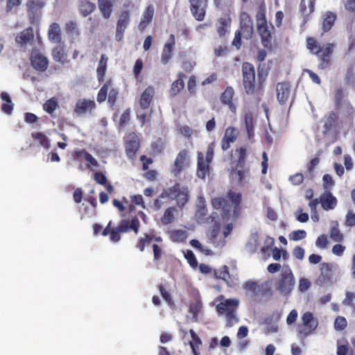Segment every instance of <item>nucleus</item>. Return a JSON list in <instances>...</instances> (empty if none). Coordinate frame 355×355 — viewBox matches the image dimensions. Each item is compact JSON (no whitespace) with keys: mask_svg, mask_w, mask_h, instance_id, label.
Here are the masks:
<instances>
[{"mask_svg":"<svg viewBox=\"0 0 355 355\" xmlns=\"http://www.w3.org/2000/svg\"><path fill=\"white\" fill-rule=\"evenodd\" d=\"M241 201V194L230 191L225 198H214L211 205L215 210L219 211L222 218L235 219L239 214V207Z\"/></svg>","mask_w":355,"mask_h":355,"instance_id":"1","label":"nucleus"},{"mask_svg":"<svg viewBox=\"0 0 355 355\" xmlns=\"http://www.w3.org/2000/svg\"><path fill=\"white\" fill-rule=\"evenodd\" d=\"M218 214L213 213L211 216H207V208L206 207V201L203 196H198V201L196 203V218L198 223H214L216 226V228H214L211 234L210 242L215 245L216 246L223 245L224 241H220V242L216 243L215 239L217 236V234L219 231L218 227V216H215Z\"/></svg>","mask_w":355,"mask_h":355,"instance_id":"2","label":"nucleus"},{"mask_svg":"<svg viewBox=\"0 0 355 355\" xmlns=\"http://www.w3.org/2000/svg\"><path fill=\"white\" fill-rule=\"evenodd\" d=\"M295 285L294 274L288 265L282 266V268L277 275L275 286L278 293L283 297H288Z\"/></svg>","mask_w":355,"mask_h":355,"instance_id":"3","label":"nucleus"},{"mask_svg":"<svg viewBox=\"0 0 355 355\" xmlns=\"http://www.w3.org/2000/svg\"><path fill=\"white\" fill-rule=\"evenodd\" d=\"M220 302L217 304V311L220 315H225L227 324L230 327L233 326L239 322L236 311L239 305V300L237 299H225L220 295L218 297Z\"/></svg>","mask_w":355,"mask_h":355,"instance_id":"4","label":"nucleus"},{"mask_svg":"<svg viewBox=\"0 0 355 355\" xmlns=\"http://www.w3.org/2000/svg\"><path fill=\"white\" fill-rule=\"evenodd\" d=\"M307 47L310 51L317 55L320 58L318 68L324 69L330 64L331 55L334 50V44L328 43L324 46H320L313 38H308Z\"/></svg>","mask_w":355,"mask_h":355,"instance_id":"5","label":"nucleus"},{"mask_svg":"<svg viewBox=\"0 0 355 355\" xmlns=\"http://www.w3.org/2000/svg\"><path fill=\"white\" fill-rule=\"evenodd\" d=\"M165 194L168 198L175 200L180 208L183 207L190 198L189 189L180 184H176L171 187L168 191H165Z\"/></svg>","mask_w":355,"mask_h":355,"instance_id":"6","label":"nucleus"},{"mask_svg":"<svg viewBox=\"0 0 355 355\" xmlns=\"http://www.w3.org/2000/svg\"><path fill=\"white\" fill-rule=\"evenodd\" d=\"M302 324L297 327L298 334L302 337H306L313 332L318 326V320L311 312L304 313L301 317Z\"/></svg>","mask_w":355,"mask_h":355,"instance_id":"7","label":"nucleus"},{"mask_svg":"<svg viewBox=\"0 0 355 355\" xmlns=\"http://www.w3.org/2000/svg\"><path fill=\"white\" fill-rule=\"evenodd\" d=\"M154 94L155 90L153 87H148L141 95L139 100L140 110L137 112V118L141 122V125H144L146 122V110L148 108Z\"/></svg>","mask_w":355,"mask_h":355,"instance_id":"8","label":"nucleus"},{"mask_svg":"<svg viewBox=\"0 0 355 355\" xmlns=\"http://www.w3.org/2000/svg\"><path fill=\"white\" fill-rule=\"evenodd\" d=\"M243 86L248 94H252L255 91V70L249 62H245L242 66Z\"/></svg>","mask_w":355,"mask_h":355,"instance_id":"9","label":"nucleus"},{"mask_svg":"<svg viewBox=\"0 0 355 355\" xmlns=\"http://www.w3.org/2000/svg\"><path fill=\"white\" fill-rule=\"evenodd\" d=\"M118 95V90L114 88L113 85L111 82L104 85L97 95V101L98 103L104 102L107 97L108 102L111 105H114Z\"/></svg>","mask_w":355,"mask_h":355,"instance_id":"10","label":"nucleus"},{"mask_svg":"<svg viewBox=\"0 0 355 355\" xmlns=\"http://www.w3.org/2000/svg\"><path fill=\"white\" fill-rule=\"evenodd\" d=\"M240 24L243 37L247 40L250 39L253 33V23L246 12L241 13Z\"/></svg>","mask_w":355,"mask_h":355,"instance_id":"11","label":"nucleus"},{"mask_svg":"<svg viewBox=\"0 0 355 355\" xmlns=\"http://www.w3.org/2000/svg\"><path fill=\"white\" fill-rule=\"evenodd\" d=\"M31 61L33 67L38 71H44L48 67L47 58L38 51H33L31 54Z\"/></svg>","mask_w":355,"mask_h":355,"instance_id":"12","label":"nucleus"},{"mask_svg":"<svg viewBox=\"0 0 355 355\" xmlns=\"http://www.w3.org/2000/svg\"><path fill=\"white\" fill-rule=\"evenodd\" d=\"M239 130L234 127H228L225 132V135L221 141V148L225 151L230 148L231 144L234 143L238 136Z\"/></svg>","mask_w":355,"mask_h":355,"instance_id":"13","label":"nucleus"},{"mask_svg":"<svg viewBox=\"0 0 355 355\" xmlns=\"http://www.w3.org/2000/svg\"><path fill=\"white\" fill-rule=\"evenodd\" d=\"M139 148V141L137 135L134 133H130L125 137V151L128 157H132Z\"/></svg>","mask_w":355,"mask_h":355,"instance_id":"14","label":"nucleus"},{"mask_svg":"<svg viewBox=\"0 0 355 355\" xmlns=\"http://www.w3.org/2000/svg\"><path fill=\"white\" fill-rule=\"evenodd\" d=\"M207 0H190L191 10L195 18L202 21L205 15Z\"/></svg>","mask_w":355,"mask_h":355,"instance_id":"15","label":"nucleus"},{"mask_svg":"<svg viewBox=\"0 0 355 355\" xmlns=\"http://www.w3.org/2000/svg\"><path fill=\"white\" fill-rule=\"evenodd\" d=\"M175 44V38L174 35L171 34L166 42L165 43L161 56V62L162 64H167L171 58L173 46Z\"/></svg>","mask_w":355,"mask_h":355,"instance_id":"16","label":"nucleus"},{"mask_svg":"<svg viewBox=\"0 0 355 355\" xmlns=\"http://www.w3.org/2000/svg\"><path fill=\"white\" fill-rule=\"evenodd\" d=\"M322 207L326 210H332L337 204V199L329 191H325L320 197Z\"/></svg>","mask_w":355,"mask_h":355,"instance_id":"17","label":"nucleus"},{"mask_svg":"<svg viewBox=\"0 0 355 355\" xmlns=\"http://www.w3.org/2000/svg\"><path fill=\"white\" fill-rule=\"evenodd\" d=\"M187 153L184 150L180 151L175 161L172 166V173L177 175H178L181 171L185 169V168L187 166Z\"/></svg>","mask_w":355,"mask_h":355,"instance_id":"18","label":"nucleus"},{"mask_svg":"<svg viewBox=\"0 0 355 355\" xmlns=\"http://www.w3.org/2000/svg\"><path fill=\"white\" fill-rule=\"evenodd\" d=\"M277 98L281 104H284L290 96V87L288 83H279L276 87Z\"/></svg>","mask_w":355,"mask_h":355,"instance_id":"19","label":"nucleus"},{"mask_svg":"<svg viewBox=\"0 0 355 355\" xmlns=\"http://www.w3.org/2000/svg\"><path fill=\"white\" fill-rule=\"evenodd\" d=\"M257 27L263 45L267 46L272 38L271 30L273 27L271 24L268 25L267 23L257 25Z\"/></svg>","mask_w":355,"mask_h":355,"instance_id":"20","label":"nucleus"},{"mask_svg":"<svg viewBox=\"0 0 355 355\" xmlns=\"http://www.w3.org/2000/svg\"><path fill=\"white\" fill-rule=\"evenodd\" d=\"M211 162L204 159V155L201 152L198 153V168L197 175L200 178H205L209 173V164Z\"/></svg>","mask_w":355,"mask_h":355,"instance_id":"21","label":"nucleus"},{"mask_svg":"<svg viewBox=\"0 0 355 355\" xmlns=\"http://www.w3.org/2000/svg\"><path fill=\"white\" fill-rule=\"evenodd\" d=\"M281 318V313L279 312H275L272 314L271 317H268L266 318L264 323L266 325V328L265 329V334H268L270 333H275L277 331L278 324L277 321Z\"/></svg>","mask_w":355,"mask_h":355,"instance_id":"22","label":"nucleus"},{"mask_svg":"<svg viewBox=\"0 0 355 355\" xmlns=\"http://www.w3.org/2000/svg\"><path fill=\"white\" fill-rule=\"evenodd\" d=\"M234 90L232 87H227L221 94V101L223 104L228 105L232 112H235L236 107L232 102Z\"/></svg>","mask_w":355,"mask_h":355,"instance_id":"23","label":"nucleus"},{"mask_svg":"<svg viewBox=\"0 0 355 355\" xmlns=\"http://www.w3.org/2000/svg\"><path fill=\"white\" fill-rule=\"evenodd\" d=\"M337 120V114L333 111L329 112L325 114L322 119L323 128L324 129L323 130L324 135H327L331 128L335 126Z\"/></svg>","mask_w":355,"mask_h":355,"instance_id":"24","label":"nucleus"},{"mask_svg":"<svg viewBox=\"0 0 355 355\" xmlns=\"http://www.w3.org/2000/svg\"><path fill=\"white\" fill-rule=\"evenodd\" d=\"M95 107V103L93 101L80 99L76 103L74 112L79 114H86L87 112H91Z\"/></svg>","mask_w":355,"mask_h":355,"instance_id":"25","label":"nucleus"},{"mask_svg":"<svg viewBox=\"0 0 355 355\" xmlns=\"http://www.w3.org/2000/svg\"><path fill=\"white\" fill-rule=\"evenodd\" d=\"M33 39V31L32 28H28L18 34L16 37V42L21 46L30 44Z\"/></svg>","mask_w":355,"mask_h":355,"instance_id":"26","label":"nucleus"},{"mask_svg":"<svg viewBox=\"0 0 355 355\" xmlns=\"http://www.w3.org/2000/svg\"><path fill=\"white\" fill-rule=\"evenodd\" d=\"M53 49L52 55L55 61L64 64L68 62V56L64 49V46L61 43Z\"/></svg>","mask_w":355,"mask_h":355,"instance_id":"27","label":"nucleus"},{"mask_svg":"<svg viewBox=\"0 0 355 355\" xmlns=\"http://www.w3.org/2000/svg\"><path fill=\"white\" fill-rule=\"evenodd\" d=\"M48 36L50 41L56 44L61 43V30L58 24L53 23L50 25L48 31Z\"/></svg>","mask_w":355,"mask_h":355,"instance_id":"28","label":"nucleus"},{"mask_svg":"<svg viewBox=\"0 0 355 355\" xmlns=\"http://www.w3.org/2000/svg\"><path fill=\"white\" fill-rule=\"evenodd\" d=\"M154 15V7L153 5H149L144 12H143L140 23L139 24V29L143 31L148 24L151 21Z\"/></svg>","mask_w":355,"mask_h":355,"instance_id":"29","label":"nucleus"},{"mask_svg":"<svg viewBox=\"0 0 355 355\" xmlns=\"http://www.w3.org/2000/svg\"><path fill=\"white\" fill-rule=\"evenodd\" d=\"M322 29L324 32L329 31L334 24L336 15L331 11L325 12L322 16Z\"/></svg>","mask_w":355,"mask_h":355,"instance_id":"30","label":"nucleus"},{"mask_svg":"<svg viewBox=\"0 0 355 355\" xmlns=\"http://www.w3.org/2000/svg\"><path fill=\"white\" fill-rule=\"evenodd\" d=\"M315 0H302L300 6V12L304 17V21L306 18L309 16L314 11Z\"/></svg>","mask_w":355,"mask_h":355,"instance_id":"31","label":"nucleus"},{"mask_svg":"<svg viewBox=\"0 0 355 355\" xmlns=\"http://www.w3.org/2000/svg\"><path fill=\"white\" fill-rule=\"evenodd\" d=\"M98 7L103 17L109 19L112 12V0H98Z\"/></svg>","mask_w":355,"mask_h":355,"instance_id":"32","label":"nucleus"},{"mask_svg":"<svg viewBox=\"0 0 355 355\" xmlns=\"http://www.w3.org/2000/svg\"><path fill=\"white\" fill-rule=\"evenodd\" d=\"M340 111L342 114H343L348 121H352L354 120L355 117V108L349 102L345 101L340 106Z\"/></svg>","mask_w":355,"mask_h":355,"instance_id":"33","label":"nucleus"},{"mask_svg":"<svg viewBox=\"0 0 355 355\" xmlns=\"http://www.w3.org/2000/svg\"><path fill=\"white\" fill-rule=\"evenodd\" d=\"M338 225L337 221H332L331 223L329 237L335 242H341L344 240L343 234L339 230Z\"/></svg>","mask_w":355,"mask_h":355,"instance_id":"34","label":"nucleus"},{"mask_svg":"<svg viewBox=\"0 0 355 355\" xmlns=\"http://www.w3.org/2000/svg\"><path fill=\"white\" fill-rule=\"evenodd\" d=\"M130 14L128 11H122L119 15V19L117 21L116 28L121 32H125L130 22Z\"/></svg>","mask_w":355,"mask_h":355,"instance_id":"35","label":"nucleus"},{"mask_svg":"<svg viewBox=\"0 0 355 355\" xmlns=\"http://www.w3.org/2000/svg\"><path fill=\"white\" fill-rule=\"evenodd\" d=\"M1 98L4 102L1 105L2 111L7 114H11L14 104L11 101L10 95L7 92H2L1 94Z\"/></svg>","mask_w":355,"mask_h":355,"instance_id":"36","label":"nucleus"},{"mask_svg":"<svg viewBox=\"0 0 355 355\" xmlns=\"http://www.w3.org/2000/svg\"><path fill=\"white\" fill-rule=\"evenodd\" d=\"M95 4L89 2L87 0H82L79 5L80 12L84 17H87L91 14L95 10Z\"/></svg>","mask_w":355,"mask_h":355,"instance_id":"37","label":"nucleus"},{"mask_svg":"<svg viewBox=\"0 0 355 355\" xmlns=\"http://www.w3.org/2000/svg\"><path fill=\"white\" fill-rule=\"evenodd\" d=\"M202 309V303L199 298L196 300L195 302H192L189 306V313L192 314V321L196 322L198 320V315Z\"/></svg>","mask_w":355,"mask_h":355,"instance_id":"38","label":"nucleus"},{"mask_svg":"<svg viewBox=\"0 0 355 355\" xmlns=\"http://www.w3.org/2000/svg\"><path fill=\"white\" fill-rule=\"evenodd\" d=\"M259 245V236L257 233H252L250 235L249 241L245 245V249L250 253H254L257 250Z\"/></svg>","mask_w":355,"mask_h":355,"instance_id":"39","label":"nucleus"},{"mask_svg":"<svg viewBox=\"0 0 355 355\" xmlns=\"http://www.w3.org/2000/svg\"><path fill=\"white\" fill-rule=\"evenodd\" d=\"M332 265L328 263L320 264V277L322 281L329 280L331 277Z\"/></svg>","mask_w":355,"mask_h":355,"instance_id":"40","label":"nucleus"},{"mask_svg":"<svg viewBox=\"0 0 355 355\" xmlns=\"http://www.w3.org/2000/svg\"><path fill=\"white\" fill-rule=\"evenodd\" d=\"M170 237L174 242H183L188 237V233L186 230H176L170 232Z\"/></svg>","mask_w":355,"mask_h":355,"instance_id":"41","label":"nucleus"},{"mask_svg":"<svg viewBox=\"0 0 355 355\" xmlns=\"http://www.w3.org/2000/svg\"><path fill=\"white\" fill-rule=\"evenodd\" d=\"M177 210L175 207H169L168 208L162 217L161 218V221L164 225H167L172 223L175 218V214Z\"/></svg>","mask_w":355,"mask_h":355,"instance_id":"42","label":"nucleus"},{"mask_svg":"<svg viewBox=\"0 0 355 355\" xmlns=\"http://www.w3.org/2000/svg\"><path fill=\"white\" fill-rule=\"evenodd\" d=\"M179 76L180 78L174 81L171 85L170 94L172 96H176L184 87V82L182 78L183 75L180 73Z\"/></svg>","mask_w":355,"mask_h":355,"instance_id":"43","label":"nucleus"},{"mask_svg":"<svg viewBox=\"0 0 355 355\" xmlns=\"http://www.w3.org/2000/svg\"><path fill=\"white\" fill-rule=\"evenodd\" d=\"M32 137L34 140L37 141L40 146L46 149H49L50 147L49 140L47 137L42 132H33L32 133Z\"/></svg>","mask_w":355,"mask_h":355,"instance_id":"44","label":"nucleus"},{"mask_svg":"<svg viewBox=\"0 0 355 355\" xmlns=\"http://www.w3.org/2000/svg\"><path fill=\"white\" fill-rule=\"evenodd\" d=\"M247 174V171L243 169H235L230 172V175L232 180H236L239 183H243Z\"/></svg>","mask_w":355,"mask_h":355,"instance_id":"45","label":"nucleus"},{"mask_svg":"<svg viewBox=\"0 0 355 355\" xmlns=\"http://www.w3.org/2000/svg\"><path fill=\"white\" fill-rule=\"evenodd\" d=\"M257 26L259 24H263L267 23L266 17V8L264 6L261 5L258 8V10L256 15Z\"/></svg>","mask_w":355,"mask_h":355,"instance_id":"46","label":"nucleus"},{"mask_svg":"<svg viewBox=\"0 0 355 355\" xmlns=\"http://www.w3.org/2000/svg\"><path fill=\"white\" fill-rule=\"evenodd\" d=\"M58 103L55 98L48 100L43 105L44 110L49 114H52L58 107Z\"/></svg>","mask_w":355,"mask_h":355,"instance_id":"47","label":"nucleus"},{"mask_svg":"<svg viewBox=\"0 0 355 355\" xmlns=\"http://www.w3.org/2000/svg\"><path fill=\"white\" fill-rule=\"evenodd\" d=\"M229 23L226 19L221 18L217 24V31L220 37L225 35Z\"/></svg>","mask_w":355,"mask_h":355,"instance_id":"48","label":"nucleus"},{"mask_svg":"<svg viewBox=\"0 0 355 355\" xmlns=\"http://www.w3.org/2000/svg\"><path fill=\"white\" fill-rule=\"evenodd\" d=\"M76 154L78 155V156H82L83 155L84 157L85 161L87 162L91 166H94V167L97 166L98 162L88 152H87V151H85L84 150H82L78 151L76 153Z\"/></svg>","mask_w":355,"mask_h":355,"instance_id":"49","label":"nucleus"},{"mask_svg":"<svg viewBox=\"0 0 355 355\" xmlns=\"http://www.w3.org/2000/svg\"><path fill=\"white\" fill-rule=\"evenodd\" d=\"M214 274L216 278L227 281L230 277L227 267L223 266L220 268L215 270Z\"/></svg>","mask_w":355,"mask_h":355,"instance_id":"50","label":"nucleus"},{"mask_svg":"<svg viewBox=\"0 0 355 355\" xmlns=\"http://www.w3.org/2000/svg\"><path fill=\"white\" fill-rule=\"evenodd\" d=\"M190 334L193 340L192 341H190V345L192 349L193 354L194 355H198L196 347L201 344V341L193 330H190Z\"/></svg>","mask_w":355,"mask_h":355,"instance_id":"51","label":"nucleus"},{"mask_svg":"<svg viewBox=\"0 0 355 355\" xmlns=\"http://www.w3.org/2000/svg\"><path fill=\"white\" fill-rule=\"evenodd\" d=\"M151 241H153V238L151 237V235L145 234V236L144 238H141L139 239V242L137 244V248L140 251L142 252L144 251L145 246L149 245Z\"/></svg>","mask_w":355,"mask_h":355,"instance_id":"52","label":"nucleus"},{"mask_svg":"<svg viewBox=\"0 0 355 355\" xmlns=\"http://www.w3.org/2000/svg\"><path fill=\"white\" fill-rule=\"evenodd\" d=\"M246 149L245 147H241L235 150L234 156L237 157L239 164H243L245 159Z\"/></svg>","mask_w":355,"mask_h":355,"instance_id":"53","label":"nucleus"},{"mask_svg":"<svg viewBox=\"0 0 355 355\" xmlns=\"http://www.w3.org/2000/svg\"><path fill=\"white\" fill-rule=\"evenodd\" d=\"M347 324V320L343 316H338L334 321V328L337 331L343 330Z\"/></svg>","mask_w":355,"mask_h":355,"instance_id":"54","label":"nucleus"},{"mask_svg":"<svg viewBox=\"0 0 355 355\" xmlns=\"http://www.w3.org/2000/svg\"><path fill=\"white\" fill-rule=\"evenodd\" d=\"M243 288L247 292L250 293L252 295H254L258 289V285L255 282L247 281L244 283Z\"/></svg>","mask_w":355,"mask_h":355,"instance_id":"55","label":"nucleus"},{"mask_svg":"<svg viewBox=\"0 0 355 355\" xmlns=\"http://www.w3.org/2000/svg\"><path fill=\"white\" fill-rule=\"evenodd\" d=\"M323 187L326 191H329L334 185V181L331 175L325 174L323 178Z\"/></svg>","mask_w":355,"mask_h":355,"instance_id":"56","label":"nucleus"},{"mask_svg":"<svg viewBox=\"0 0 355 355\" xmlns=\"http://www.w3.org/2000/svg\"><path fill=\"white\" fill-rule=\"evenodd\" d=\"M184 257L187 260V261L189 262V263L190 264V266L191 267H193V268L197 267L198 262H197V260H196V259L195 257V255H194V254L193 253L192 251L188 250L184 254Z\"/></svg>","mask_w":355,"mask_h":355,"instance_id":"57","label":"nucleus"},{"mask_svg":"<svg viewBox=\"0 0 355 355\" xmlns=\"http://www.w3.org/2000/svg\"><path fill=\"white\" fill-rule=\"evenodd\" d=\"M306 236V232L304 230H296L291 233L290 238L293 241H300L304 239Z\"/></svg>","mask_w":355,"mask_h":355,"instance_id":"58","label":"nucleus"},{"mask_svg":"<svg viewBox=\"0 0 355 355\" xmlns=\"http://www.w3.org/2000/svg\"><path fill=\"white\" fill-rule=\"evenodd\" d=\"M311 283L306 278H301L299 281L298 289L300 292L304 293L308 291L310 288Z\"/></svg>","mask_w":355,"mask_h":355,"instance_id":"59","label":"nucleus"},{"mask_svg":"<svg viewBox=\"0 0 355 355\" xmlns=\"http://www.w3.org/2000/svg\"><path fill=\"white\" fill-rule=\"evenodd\" d=\"M329 243L328 239L325 235H320L315 241V245L319 248H326Z\"/></svg>","mask_w":355,"mask_h":355,"instance_id":"60","label":"nucleus"},{"mask_svg":"<svg viewBox=\"0 0 355 355\" xmlns=\"http://www.w3.org/2000/svg\"><path fill=\"white\" fill-rule=\"evenodd\" d=\"M354 298H355V293L349 292V291L346 292L345 293V298L343 301V304L345 306L352 307L353 306L352 301H353V299H354Z\"/></svg>","mask_w":355,"mask_h":355,"instance_id":"61","label":"nucleus"},{"mask_svg":"<svg viewBox=\"0 0 355 355\" xmlns=\"http://www.w3.org/2000/svg\"><path fill=\"white\" fill-rule=\"evenodd\" d=\"M27 6L28 11L32 15L36 14L37 10L41 7L39 2L34 1H29L27 4Z\"/></svg>","mask_w":355,"mask_h":355,"instance_id":"62","label":"nucleus"},{"mask_svg":"<svg viewBox=\"0 0 355 355\" xmlns=\"http://www.w3.org/2000/svg\"><path fill=\"white\" fill-rule=\"evenodd\" d=\"M345 79L347 83L352 84L353 86H355V68H350L348 69Z\"/></svg>","mask_w":355,"mask_h":355,"instance_id":"63","label":"nucleus"},{"mask_svg":"<svg viewBox=\"0 0 355 355\" xmlns=\"http://www.w3.org/2000/svg\"><path fill=\"white\" fill-rule=\"evenodd\" d=\"M346 225H355V212H353L352 210H349L346 215Z\"/></svg>","mask_w":355,"mask_h":355,"instance_id":"64","label":"nucleus"}]
</instances>
